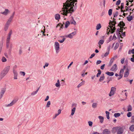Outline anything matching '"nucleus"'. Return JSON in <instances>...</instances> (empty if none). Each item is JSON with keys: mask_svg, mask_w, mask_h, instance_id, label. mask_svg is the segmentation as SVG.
Segmentation results:
<instances>
[{"mask_svg": "<svg viewBox=\"0 0 134 134\" xmlns=\"http://www.w3.org/2000/svg\"><path fill=\"white\" fill-rule=\"evenodd\" d=\"M77 0H67L65 3H63V7L62 8H73L76 7Z\"/></svg>", "mask_w": 134, "mask_h": 134, "instance_id": "f257e3e1", "label": "nucleus"}, {"mask_svg": "<svg viewBox=\"0 0 134 134\" xmlns=\"http://www.w3.org/2000/svg\"><path fill=\"white\" fill-rule=\"evenodd\" d=\"M114 23H113L112 21H110L109 24V26L110 27H107V34L108 35H109V32H110L111 33H113L115 31L116 29L115 28V27H113V26H115V24Z\"/></svg>", "mask_w": 134, "mask_h": 134, "instance_id": "f03ea898", "label": "nucleus"}, {"mask_svg": "<svg viewBox=\"0 0 134 134\" xmlns=\"http://www.w3.org/2000/svg\"><path fill=\"white\" fill-rule=\"evenodd\" d=\"M63 10L60 11L61 14L64 15H67L68 14L71 13L74 11L73 9H62Z\"/></svg>", "mask_w": 134, "mask_h": 134, "instance_id": "7ed1b4c3", "label": "nucleus"}, {"mask_svg": "<svg viewBox=\"0 0 134 134\" xmlns=\"http://www.w3.org/2000/svg\"><path fill=\"white\" fill-rule=\"evenodd\" d=\"M113 129L117 132V134H122L124 131L123 128L120 126L115 127Z\"/></svg>", "mask_w": 134, "mask_h": 134, "instance_id": "20e7f679", "label": "nucleus"}, {"mask_svg": "<svg viewBox=\"0 0 134 134\" xmlns=\"http://www.w3.org/2000/svg\"><path fill=\"white\" fill-rule=\"evenodd\" d=\"M125 24L122 21H120L119 23L118 24V26H119L121 29L120 32H123L124 26H125Z\"/></svg>", "mask_w": 134, "mask_h": 134, "instance_id": "39448f33", "label": "nucleus"}, {"mask_svg": "<svg viewBox=\"0 0 134 134\" xmlns=\"http://www.w3.org/2000/svg\"><path fill=\"white\" fill-rule=\"evenodd\" d=\"M54 47L56 53L58 52V50L59 49V44L57 42H55L54 44Z\"/></svg>", "mask_w": 134, "mask_h": 134, "instance_id": "423d86ee", "label": "nucleus"}, {"mask_svg": "<svg viewBox=\"0 0 134 134\" xmlns=\"http://www.w3.org/2000/svg\"><path fill=\"white\" fill-rule=\"evenodd\" d=\"M116 88L114 87H112L111 88V90L110 93L109 94V95L110 96H111L113 95L116 91Z\"/></svg>", "mask_w": 134, "mask_h": 134, "instance_id": "0eeeda50", "label": "nucleus"}, {"mask_svg": "<svg viewBox=\"0 0 134 134\" xmlns=\"http://www.w3.org/2000/svg\"><path fill=\"white\" fill-rule=\"evenodd\" d=\"M130 70V67L129 66H127L126 71L125 72L124 74V77H127L128 76L129 74V71Z\"/></svg>", "mask_w": 134, "mask_h": 134, "instance_id": "6e6552de", "label": "nucleus"}, {"mask_svg": "<svg viewBox=\"0 0 134 134\" xmlns=\"http://www.w3.org/2000/svg\"><path fill=\"white\" fill-rule=\"evenodd\" d=\"M14 13L15 12H13L12 15L10 17L9 19L7 21L6 23H7L10 25L14 17Z\"/></svg>", "mask_w": 134, "mask_h": 134, "instance_id": "1a4fd4ad", "label": "nucleus"}, {"mask_svg": "<svg viewBox=\"0 0 134 134\" xmlns=\"http://www.w3.org/2000/svg\"><path fill=\"white\" fill-rule=\"evenodd\" d=\"M3 10L2 11L1 13L4 15H6L9 13V11L8 9H3Z\"/></svg>", "mask_w": 134, "mask_h": 134, "instance_id": "9d476101", "label": "nucleus"}, {"mask_svg": "<svg viewBox=\"0 0 134 134\" xmlns=\"http://www.w3.org/2000/svg\"><path fill=\"white\" fill-rule=\"evenodd\" d=\"M117 58V56L116 55L114 56V57H113L110 60L109 64V66H110L112 65V63L114 62V60Z\"/></svg>", "mask_w": 134, "mask_h": 134, "instance_id": "9b49d317", "label": "nucleus"}, {"mask_svg": "<svg viewBox=\"0 0 134 134\" xmlns=\"http://www.w3.org/2000/svg\"><path fill=\"white\" fill-rule=\"evenodd\" d=\"M5 89L4 88H2L1 90V91L0 93V99L3 96L5 92Z\"/></svg>", "mask_w": 134, "mask_h": 134, "instance_id": "f8f14e48", "label": "nucleus"}, {"mask_svg": "<svg viewBox=\"0 0 134 134\" xmlns=\"http://www.w3.org/2000/svg\"><path fill=\"white\" fill-rule=\"evenodd\" d=\"M10 39V37L7 36L6 40V47H7L8 48L9 47V44Z\"/></svg>", "mask_w": 134, "mask_h": 134, "instance_id": "ddd939ff", "label": "nucleus"}, {"mask_svg": "<svg viewBox=\"0 0 134 134\" xmlns=\"http://www.w3.org/2000/svg\"><path fill=\"white\" fill-rule=\"evenodd\" d=\"M10 69V66H8L5 68L3 71L7 74Z\"/></svg>", "mask_w": 134, "mask_h": 134, "instance_id": "4468645a", "label": "nucleus"}, {"mask_svg": "<svg viewBox=\"0 0 134 134\" xmlns=\"http://www.w3.org/2000/svg\"><path fill=\"white\" fill-rule=\"evenodd\" d=\"M17 100V99L14 100L10 104H9L7 105V107L12 106L16 102Z\"/></svg>", "mask_w": 134, "mask_h": 134, "instance_id": "2eb2a0df", "label": "nucleus"}, {"mask_svg": "<svg viewBox=\"0 0 134 134\" xmlns=\"http://www.w3.org/2000/svg\"><path fill=\"white\" fill-rule=\"evenodd\" d=\"M6 74H7L2 71L0 74V80L2 79Z\"/></svg>", "mask_w": 134, "mask_h": 134, "instance_id": "dca6fc26", "label": "nucleus"}, {"mask_svg": "<svg viewBox=\"0 0 134 134\" xmlns=\"http://www.w3.org/2000/svg\"><path fill=\"white\" fill-rule=\"evenodd\" d=\"M117 70L116 65V64H114L110 69L111 71H115Z\"/></svg>", "mask_w": 134, "mask_h": 134, "instance_id": "f3484780", "label": "nucleus"}, {"mask_svg": "<svg viewBox=\"0 0 134 134\" xmlns=\"http://www.w3.org/2000/svg\"><path fill=\"white\" fill-rule=\"evenodd\" d=\"M110 131L107 129L104 130L103 132V134H110Z\"/></svg>", "mask_w": 134, "mask_h": 134, "instance_id": "a211bd4d", "label": "nucleus"}, {"mask_svg": "<svg viewBox=\"0 0 134 134\" xmlns=\"http://www.w3.org/2000/svg\"><path fill=\"white\" fill-rule=\"evenodd\" d=\"M127 66H126L125 65L124 66L122 69H121L120 71V75H121L123 76V73L124 72V70L126 68Z\"/></svg>", "mask_w": 134, "mask_h": 134, "instance_id": "6ab92c4d", "label": "nucleus"}, {"mask_svg": "<svg viewBox=\"0 0 134 134\" xmlns=\"http://www.w3.org/2000/svg\"><path fill=\"white\" fill-rule=\"evenodd\" d=\"M71 19L70 20V23L71 24H73L74 25H76V22L73 19V18L72 17H71Z\"/></svg>", "mask_w": 134, "mask_h": 134, "instance_id": "aec40b11", "label": "nucleus"}, {"mask_svg": "<svg viewBox=\"0 0 134 134\" xmlns=\"http://www.w3.org/2000/svg\"><path fill=\"white\" fill-rule=\"evenodd\" d=\"M9 25V24L7 23L6 24L4 27V30L5 31H6L7 30Z\"/></svg>", "mask_w": 134, "mask_h": 134, "instance_id": "412c9836", "label": "nucleus"}, {"mask_svg": "<svg viewBox=\"0 0 134 134\" xmlns=\"http://www.w3.org/2000/svg\"><path fill=\"white\" fill-rule=\"evenodd\" d=\"M106 74L110 76H113L114 74V72L107 71L106 72Z\"/></svg>", "mask_w": 134, "mask_h": 134, "instance_id": "4be33fe9", "label": "nucleus"}, {"mask_svg": "<svg viewBox=\"0 0 134 134\" xmlns=\"http://www.w3.org/2000/svg\"><path fill=\"white\" fill-rule=\"evenodd\" d=\"M16 66H15L14 67V68L13 69V71L14 74V75H17L18 74L16 70L14 69L15 68H16Z\"/></svg>", "mask_w": 134, "mask_h": 134, "instance_id": "5701e85b", "label": "nucleus"}, {"mask_svg": "<svg viewBox=\"0 0 134 134\" xmlns=\"http://www.w3.org/2000/svg\"><path fill=\"white\" fill-rule=\"evenodd\" d=\"M100 119V121L101 123H102L103 121L104 118L101 116H99L98 117Z\"/></svg>", "mask_w": 134, "mask_h": 134, "instance_id": "b1692460", "label": "nucleus"}, {"mask_svg": "<svg viewBox=\"0 0 134 134\" xmlns=\"http://www.w3.org/2000/svg\"><path fill=\"white\" fill-rule=\"evenodd\" d=\"M60 15L59 14H57L55 15V18L56 20H58L60 19Z\"/></svg>", "mask_w": 134, "mask_h": 134, "instance_id": "393cba45", "label": "nucleus"}, {"mask_svg": "<svg viewBox=\"0 0 134 134\" xmlns=\"http://www.w3.org/2000/svg\"><path fill=\"white\" fill-rule=\"evenodd\" d=\"M55 85L57 87H59L60 86V84L59 80H57V82L55 84Z\"/></svg>", "mask_w": 134, "mask_h": 134, "instance_id": "a878e982", "label": "nucleus"}, {"mask_svg": "<svg viewBox=\"0 0 134 134\" xmlns=\"http://www.w3.org/2000/svg\"><path fill=\"white\" fill-rule=\"evenodd\" d=\"M85 83V81H82V82L80 83L77 86V87L78 88L80 86H82Z\"/></svg>", "mask_w": 134, "mask_h": 134, "instance_id": "bb28decb", "label": "nucleus"}, {"mask_svg": "<svg viewBox=\"0 0 134 134\" xmlns=\"http://www.w3.org/2000/svg\"><path fill=\"white\" fill-rule=\"evenodd\" d=\"M101 25L100 24H97L96 26V29L98 30L101 28Z\"/></svg>", "mask_w": 134, "mask_h": 134, "instance_id": "cd10ccee", "label": "nucleus"}, {"mask_svg": "<svg viewBox=\"0 0 134 134\" xmlns=\"http://www.w3.org/2000/svg\"><path fill=\"white\" fill-rule=\"evenodd\" d=\"M104 42V41L103 40H100L98 42L99 45L102 44Z\"/></svg>", "mask_w": 134, "mask_h": 134, "instance_id": "c85d7f7f", "label": "nucleus"}, {"mask_svg": "<svg viewBox=\"0 0 134 134\" xmlns=\"http://www.w3.org/2000/svg\"><path fill=\"white\" fill-rule=\"evenodd\" d=\"M130 130L132 131H134V125L131 126L130 127Z\"/></svg>", "mask_w": 134, "mask_h": 134, "instance_id": "c756f323", "label": "nucleus"}, {"mask_svg": "<svg viewBox=\"0 0 134 134\" xmlns=\"http://www.w3.org/2000/svg\"><path fill=\"white\" fill-rule=\"evenodd\" d=\"M70 22L69 21H67L66 22L65 24V27L66 28H67L69 26L70 24Z\"/></svg>", "mask_w": 134, "mask_h": 134, "instance_id": "7c9ffc66", "label": "nucleus"}, {"mask_svg": "<svg viewBox=\"0 0 134 134\" xmlns=\"http://www.w3.org/2000/svg\"><path fill=\"white\" fill-rule=\"evenodd\" d=\"M105 113L106 114V116L107 118L108 119H109V113L107 111H105Z\"/></svg>", "mask_w": 134, "mask_h": 134, "instance_id": "2f4dec72", "label": "nucleus"}, {"mask_svg": "<svg viewBox=\"0 0 134 134\" xmlns=\"http://www.w3.org/2000/svg\"><path fill=\"white\" fill-rule=\"evenodd\" d=\"M104 75H103L102 76H101L100 77V79H99V81L100 82L102 81H103L104 80Z\"/></svg>", "mask_w": 134, "mask_h": 134, "instance_id": "473e14b6", "label": "nucleus"}, {"mask_svg": "<svg viewBox=\"0 0 134 134\" xmlns=\"http://www.w3.org/2000/svg\"><path fill=\"white\" fill-rule=\"evenodd\" d=\"M120 115V113H115L114 114V116L115 117H118Z\"/></svg>", "mask_w": 134, "mask_h": 134, "instance_id": "72a5a7b5", "label": "nucleus"}, {"mask_svg": "<svg viewBox=\"0 0 134 134\" xmlns=\"http://www.w3.org/2000/svg\"><path fill=\"white\" fill-rule=\"evenodd\" d=\"M127 20L130 21L132 19V16H130L127 18Z\"/></svg>", "mask_w": 134, "mask_h": 134, "instance_id": "f704fd0d", "label": "nucleus"}, {"mask_svg": "<svg viewBox=\"0 0 134 134\" xmlns=\"http://www.w3.org/2000/svg\"><path fill=\"white\" fill-rule=\"evenodd\" d=\"M63 24H62L61 23L58 24L56 26V27H57L58 26H60L61 28H62L63 27Z\"/></svg>", "mask_w": 134, "mask_h": 134, "instance_id": "c9c22d12", "label": "nucleus"}, {"mask_svg": "<svg viewBox=\"0 0 134 134\" xmlns=\"http://www.w3.org/2000/svg\"><path fill=\"white\" fill-rule=\"evenodd\" d=\"M124 4L123 3H121L120 7L118 6V8H124Z\"/></svg>", "mask_w": 134, "mask_h": 134, "instance_id": "e433bc0d", "label": "nucleus"}, {"mask_svg": "<svg viewBox=\"0 0 134 134\" xmlns=\"http://www.w3.org/2000/svg\"><path fill=\"white\" fill-rule=\"evenodd\" d=\"M98 73L97 75V77H99L100 76L101 73V71L100 69H99L98 70Z\"/></svg>", "mask_w": 134, "mask_h": 134, "instance_id": "4c0bfd02", "label": "nucleus"}, {"mask_svg": "<svg viewBox=\"0 0 134 134\" xmlns=\"http://www.w3.org/2000/svg\"><path fill=\"white\" fill-rule=\"evenodd\" d=\"M112 10L111 9H110L108 11V14L109 16L111 15L112 14Z\"/></svg>", "mask_w": 134, "mask_h": 134, "instance_id": "58836bf2", "label": "nucleus"}, {"mask_svg": "<svg viewBox=\"0 0 134 134\" xmlns=\"http://www.w3.org/2000/svg\"><path fill=\"white\" fill-rule=\"evenodd\" d=\"M7 59L3 57H2V61L3 62H5L7 61Z\"/></svg>", "mask_w": 134, "mask_h": 134, "instance_id": "ea45409f", "label": "nucleus"}, {"mask_svg": "<svg viewBox=\"0 0 134 134\" xmlns=\"http://www.w3.org/2000/svg\"><path fill=\"white\" fill-rule=\"evenodd\" d=\"M120 0H118V1L116 2V5H117L118 7V6H119L118 5L120 4Z\"/></svg>", "mask_w": 134, "mask_h": 134, "instance_id": "a19ab883", "label": "nucleus"}, {"mask_svg": "<svg viewBox=\"0 0 134 134\" xmlns=\"http://www.w3.org/2000/svg\"><path fill=\"white\" fill-rule=\"evenodd\" d=\"M132 110V107L130 105H129L128 107L127 111H129Z\"/></svg>", "mask_w": 134, "mask_h": 134, "instance_id": "79ce46f5", "label": "nucleus"}, {"mask_svg": "<svg viewBox=\"0 0 134 134\" xmlns=\"http://www.w3.org/2000/svg\"><path fill=\"white\" fill-rule=\"evenodd\" d=\"M97 104L96 103H93L92 105V107L93 108H95L97 107Z\"/></svg>", "mask_w": 134, "mask_h": 134, "instance_id": "37998d69", "label": "nucleus"}, {"mask_svg": "<svg viewBox=\"0 0 134 134\" xmlns=\"http://www.w3.org/2000/svg\"><path fill=\"white\" fill-rule=\"evenodd\" d=\"M12 34V30H11L10 31L7 36L11 37V36Z\"/></svg>", "mask_w": 134, "mask_h": 134, "instance_id": "c03bdc74", "label": "nucleus"}, {"mask_svg": "<svg viewBox=\"0 0 134 134\" xmlns=\"http://www.w3.org/2000/svg\"><path fill=\"white\" fill-rule=\"evenodd\" d=\"M112 36L111 35L110 36L109 38V40L108 41V43H109L113 39H112Z\"/></svg>", "mask_w": 134, "mask_h": 134, "instance_id": "a18cd8bd", "label": "nucleus"}, {"mask_svg": "<svg viewBox=\"0 0 134 134\" xmlns=\"http://www.w3.org/2000/svg\"><path fill=\"white\" fill-rule=\"evenodd\" d=\"M66 37H68L70 38H71L73 37V36L72 35H71V34H70L68 36H66Z\"/></svg>", "mask_w": 134, "mask_h": 134, "instance_id": "49530a36", "label": "nucleus"}, {"mask_svg": "<svg viewBox=\"0 0 134 134\" xmlns=\"http://www.w3.org/2000/svg\"><path fill=\"white\" fill-rule=\"evenodd\" d=\"M51 104V102L50 101H48L47 104L46 105V107H49V105Z\"/></svg>", "mask_w": 134, "mask_h": 134, "instance_id": "de8ad7c7", "label": "nucleus"}, {"mask_svg": "<svg viewBox=\"0 0 134 134\" xmlns=\"http://www.w3.org/2000/svg\"><path fill=\"white\" fill-rule=\"evenodd\" d=\"M118 15V12L117 11H116L115 13L114 14V17H116Z\"/></svg>", "mask_w": 134, "mask_h": 134, "instance_id": "09e8293b", "label": "nucleus"}, {"mask_svg": "<svg viewBox=\"0 0 134 134\" xmlns=\"http://www.w3.org/2000/svg\"><path fill=\"white\" fill-rule=\"evenodd\" d=\"M88 123L89 126H92L93 123L92 121H89L88 122Z\"/></svg>", "mask_w": 134, "mask_h": 134, "instance_id": "8fccbe9b", "label": "nucleus"}, {"mask_svg": "<svg viewBox=\"0 0 134 134\" xmlns=\"http://www.w3.org/2000/svg\"><path fill=\"white\" fill-rule=\"evenodd\" d=\"M20 74L21 75H23V76H24L25 75V73L23 71H20Z\"/></svg>", "mask_w": 134, "mask_h": 134, "instance_id": "3c124183", "label": "nucleus"}, {"mask_svg": "<svg viewBox=\"0 0 134 134\" xmlns=\"http://www.w3.org/2000/svg\"><path fill=\"white\" fill-rule=\"evenodd\" d=\"M38 92V90H36V91H34L31 93V95H34L36 94Z\"/></svg>", "mask_w": 134, "mask_h": 134, "instance_id": "603ef678", "label": "nucleus"}, {"mask_svg": "<svg viewBox=\"0 0 134 134\" xmlns=\"http://www.w3.org/2000/svg\"><path fill=\"white\" fill-rule=\"evenodd\" d=\"M131 115V113L130 112H128L127 114V116L128 117H130Z\"/></svg>", "mask_w": 134, "mask_h": 134, "instance_id": "864d4df0", "label": "nucleus"}, {"mask_svg": "<svg viewBox=\"0 0 134 134\" xmlns=\"http://www.w3.org/2000/svg\"><path fill=\"white\" fill-rule=\"evenodd\" d=\"M65 38H63L62 40H59V42L60 43H62L64 42V41L65 40Z\"/></svg>", "mask_w": 134, "mask_h": 134, "instance_id": "5fc2aeb1", "label": "nucleus"}, {"mask_svg": "<svg viewBox=\"0 0 134 134\" xmlns=\"http://www.w3.org/2000/svg\"><path fill=\"white\" fill-rule=\"evenodd\" d=\"M120 30L121 29H117L116 31V32L118 33H119L120 35Z\"/></svg>", "mask_w": 134, "mask_h": 134, "instance_id": "6e6d98bb", "label": "nucleus"}, {"mask_svg": "<svg viewBox=\"0 0 134 134\" xmlns=\"http://www.w3.org/2000/svg\"><path fill=\"white\" fill-rule=\"evenodd\" d=\"M129 2H131H131L130 0H126V2H127V3L126 4V5L127 6H128L129 5Z\"/></svg>", "mask_w": 134, "mask_h": 134, "instance_id": "4d7b16f0", "label": "nucleus"}, {"mask_svg": "<svg viewBox=\"0 0 134 134\" xmlns=\"http://www.w3.org/2000/svg\"><path fill=\"white\" fill-rule=\"evenodd\" d=\"M116 36L115 34H114V35H113V37L112 39L115 40H116Z\"/></svg>", "mask_w": 134, "mask_h": 134, "instance_id": "13d9d810", "label": "nucleus"}, {"mask_svg": "<svg viewBox=\"0 0 134 134\" xmlns=\"http://www.w3.org/2000/svg\"><path fill=\"white\" fill-rule=\"evenodd\" d=\"M124 60H125L124 58H123L121 59V64H123L124 63Z\"/></svg>", "mask_w": 134, "mask_h": 134, "instance_id": "bf43d9fd", "label": "nucleus"}, {"mask_svg": "<svg viewBox=\"0 0 134 134\" xmlns=\"http://www.w3.org/2000/svg\"><path fill=\"white\" fill-rule=\"evenodd\" d=\"M70 34L71 35H72V36H73L76 34V31H74Z\"/></svg>", "mask_w": 134, "mask_h": 134, "instance_id": "052dcab7", "label": "nucleus"}, {"mask_svg": "<svg viewBox=\"0 0 134 134\" xmlns=\"http://www.w3.org/2000/svg\"><path fill=\"white\" fill-rule=\"evenodd\" d=\"M105 66V64H103L101 66L100 69H104Z\"/></svg>", "mask_w": 134, "mask_h": 134, "instance_id": "680f3d73", "label": "nucleus"}, {"mask_svg": "<svg viewBox=\"0 0 134 134\" xmlns=\"http://www.w3.org/2000/svg\"><path fill=\"white\" fill-rule=\"evenodd\" d=\"M95 54L93 53L91 54V56L90 57V58H92L93 57H94L95 56Z\"/></svg>", "mask_w": 134, "mask_h": 134, "instance_id": "e2e57ef3", "label": "nucleus"}, {"mask_svg": "<svg viewBox=\"0 0 134 134\" xmlns=\"http://www.w3.org/2000/svg\"><path fill=\"white\" fill-rule=\"evenodd\" d=\"M131 122H134V116L132 117Z\"/></svg>", "mask_w": 134, "mask_h": 134, "instance_id": "0e129e2a", "label": "nucleus"}, {"mask_svg": "<svg viewBox=\"0 0 134 134\" xmlns=\"http://www.w3.org/2000/svg\"><path fill=\"white\" fill-rule=\"evenodd\" d=\"M101 62V61L100 60H98L97 61L96 64H100Z\"/></svg>", "mask_w": 134, "mask_h": 134, "instance_id": "69168bd1", "label": "nucleus"}, {"mask_svg": "<svg viewBox=\"0 0 134 134\" xmlns=\"http://www.w3.org/2000/svg\"><path fill=\"white\" fill-rule=\"evenodd\" d=\"M49 97L48 96H47L46 97V98L44 100L45 101H47L49 99Z\"/></svg>", "mask_w": 134, "mask_h": 134, "instance_id": "338daca9", "label": "nucleus"}, {"mask_svg": "<svg viewBox=\"0 0 134 134\" xmlns=\"http://www.w3.org/2000/svg\"><path fill=\"white\" fill-rule=\"evenodd\" d=\"M131 60L132 62H134V58H131Z\"/></svg>", "mask_w": 134, "mask_h": 134, "instance_id": "774afa93", "label": "nucleus"}]
</instances>
